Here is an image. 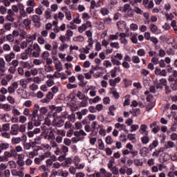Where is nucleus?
I'll use <instances>...</instances> for the list:
<instances>
[{"label": "nucleus", "mask_w": 177, "mask_h": 177, "mask_svg": "<svg viewBox=\"0 0 177 177\" xmlns=\"http://www.w3.org/2000/svg\"><path fill=\"white\" fill-rule=\"evenodd\" d=\"M116 26L120 31H124V28H125V21H118L116 24Z\"/></svg>", "instance_id": "obj_14"}, {"label": "nucleus", "mask_w": 177, "mask_h": 177, "mask_svg": "<svg viewBox=\"0 0 177 177\" xmlns=\"http://www.w3.org/2000/svg\"><path fill=\"white\" fill-rule=\"evenodd\" d=\"M59 118H68V112L67 111H64V112H62L61 113V115L60 116H58Z\"/></svg>", "instance_id": "obj_63"}, {"label": "nucleus", "mask_w": 177, "mask_h": 177, "mask_svg": "<svg viewBox=\"0 0 177 177\" xmlns=\"http://www.w3.org/2000/svg\"><path fill=\"white\" fill-rule=\"evenodd\" d=\"M12 113L13 114V115H15V117H19L21 115V112H20L17 109H13L12 111Z\"/></svg>", "instance_id": "obj_39"}, {"label": "nucleus", "mask_w": 177, "mask_h": 177, "mask_svg": "<svg viewBox=\"0 0 177 177\" xmlns=\"http://www.w3.org/2000/svg\"><path fill=\"white\" fill-rule=\"evenodd\" d=\"M69 172L71 174V175H75L77 174V167H71L69 168Z\"/></svg>", "instance_id": "obj_57"}, {"label": "nucleus", "mask_w": 177, "mask_h": 177, "mask_svg": "<svg viewBox=\"0 0 177 177\" xmlns=\"http://www.w3.org/2000/svg\"><path fill=\"white\" fill-rule=\"evenodd\" d=\"M23 114H24V115H26V117H30V115H31V111H30V109L25 108L24 109Z\"/></svg>", "instance_id": "obj_48"}, {"label": "nucleus", "mask_w": 177, "mask_h": 177, "mask_svg": "<svg viewBox=\"0 0 177 177\" xmlns=\"http://www.w3.org/2000/svg\"><path fill=\"white\" fill-rule=\"evenodd\" d=\"M10 133L12 135V136L19 135V124H12L10 128Z\"/></svg>", "instance_id": "obj_5"}, {"label": "nucleus", "mask_w": 177, "mask_h": 177, "mask_svg": "<svg viewBox=\"0 0 177 177\" xmlns=\"http://www.w3.org/2000/svg\"><path fill=\"white\" fill-rule=\"evenodd\" d=\"M8 165L11 169H15V168H17V164H16V162H15V160L8 161Z\"/></svg>", "instance_id": "obj_31"}, {"label": "nucleus", "mask_w": 177, "mask_h": 177, "mask_svg": "<svg viewBox=\"0 0 177 177\" xmlns=\"http://www.w3.org/2000/svg\"><path fill=\"white\" fill-rule=\"evenodd\" d=\"M64 143L66 146H71V140L70 138H64Z\"/></svg>", "instance_id": "obj_64"}, {"label": "nucleus", "mask_w": 177, "mask_h": 177, "mask_svg": "<svg viewBox=\"0 0 177 177\" xmlns=\"http://www.w3.org/2000/svg\"><path fill=\"white\" fill-rule=\"evenodd\" d=\"M19 15L20 16L19 17V19H21L22 17H27V16H28L27 15V12H26V10H20L19 11Z\"/></svg>", "instance_id": "obj_56"}, {"label": "nucleus", "mask_w": 177, "mask_h": 177, "mask_svg": "<svg viewBox=\"0 0 177 177\" xmlns=\"http://www.w3.org/2000/svg\"><path fill=\"white\" fill-rule=\"evenodd\" d=\"M32 21H33V23H35V26L37 27V28H39V27H41V17L35 15L32 16Z\"/></svg>", "instance_id": "obj_3"}, {"label": "nucleus", "mask_w": 177, "mask_h": 177, "mask_svg": "<svg viewBox=\"0 0 177 177\" xmlns=\"http://www.w3.org/2000/svg\"><path fill=\"white\" fill-rule=\"evenodd\" d=\"M139 132L141 135H149V131H147V126L146 124H141Z\"/></svg>", "instance_id": "obj_10"}, {"label": "nucleus", "mask_w": 177, "mask_h": 177, "mask_svg": "<svg viewBox=\"0 0 177 177\" xmlns=\"http://www.w3.org/2000/svg\"><path fill=\"white\" fill-rule=\"evenodd\" d=\"M4 157V160H6V161H8L9 158H12V154L10 153V151H5L4 152V156H3Z\"/></svg>", "instance_id": "obj_36"}, {"label": "nucleus", "mask_w": 177, "mask_h": 177, "mask_svg": "<svg viewBox=\"0 0 177 177\" xmlns=\"http://www.w3.org/2000/svg\"><path fill=\"white\" fill-rule=\"evenodd\" d=\"M134 164L136 165V167H142L143 165V161H142L140 159H135Z\"/></svg>", "instance_id": "obj_46"}, {"label": "nucleus", "mask_w": 177, "mask_h": 177, "mask_svg": "<svg viewBox=\"0 0 177 177\" xmlns=\"http://www.w3.org/2000/svg\"><path fill=\"white\" fill-rule=\"evenodd\" d=\"M0 39L2 41V39H3V41H5V39L6 41H9V42H13V41H15V37L12 36V35H7L6 37H1Z\"/></svg>", "instance_id": "obj_18"}, {"label": "nucleus", "mask_w": 177, "mask_h": 177, "mask_svg": "<svg viewBox=\"0 0 177 177\" xmlns=\"http://www.w3.org/2000/svg\"><path fill=\"white\" fill-rule=\"evenodd\" d=\"M2 129L3 131H6V132L9 131V129H10V124L9 123L3 124L2 125Z\"/></svg>", "instance_id": "obj_49"}, {"label": "nucleus", "mask_w": 177, "mask_h": 177, "mask_svg": "<svg viewBox=\"0 0 177 177\" xmlns=\"http://www.w3.org/2000/svg\"><path fill=\"white\" fill-rule=\"evenodd\" d=\"M57 135H59V136H66V131L63 129H57Z\"/></svg>", "instance_id": "obj_58"}, {"label": "nucleus", "mask_w": 177, "mask_h": 177, "mask_svg": "<svg viewBox=\"0 0 177 177\" xmlns=\"http://www.w3.org/2000/svg\"><path fill=\"white\" fill-rule=\"evenodd\" d=\"M53 117L54 118L52 122L53 127H55V128H62V127L64 125V120L56 115V113H53Z\"/></svg>", "instance_id": "obj_1"}, {"label": "nucleus", "mask_w": 177, "mask_h": 177, "mask_svg": "<svg viewBox=\"0 0 177 177\" xmlns=\"http://www.w3.org/2000/svg\"><path fill=\"white\" fill-rule=\"evenodd\" d=\"M142 5L146 9H153L154 8V2L153 0H142Z\"/></svg>", "instance_id": "obj_2"}, {"label": "nucleus", "mask_w": 177, "mask_h": 177, "mask_svg": "<svg viewBox=\"0 0 177 177\" xmlns=\"http://www.w3.org/2000/svg\"><path fill=\"white\" fill-rule=\"evenodd\" d=\"M23 169H24V168L22 167L21 170L17 171V176L24 177V171H23Z\"/></svg>", "instance_id": "obj_62"}, {"label": "nucleus", "mask_w": 177, "mask_h": 177, "mask_svg": "<svg viewBox=\"0 0 177 177\" xmlns=\"http://www.w3.org/2000/svg\"><path fill=\"white\" fill-rule=\"evenodd\" d=\"M120 42L121 44H124V45H127L128 44V40L125 38V35L124 33H120Z\"/></svg>", "instance_id": "obj_23"}, {"label": "nucleus", "mask_w": 177, "mask_h": 177, "mask_svg": "<svg viewBox=\"0 0 177 177\" xmlns=\"http://www.w3.org/2000/svg\"><path fill=\"white\" fill-rule=\"evenodd\" d=\"M67 153H68V147L62 145L61 147V154L64 156H67Z\"/></svg>", "instance_id": "obj_28"}, {"label": "nucleus", "mask_w": 177, "mask_h": 177, "mask_svg": "<svg viewBox=\"0 0 177 177\" xmlns=\"http://www.w3.org/2000/svg\"><path fill=\"white\" fill-rule=\"evenodd\" d=\"M120 81H121V78L120 77H118L115 79H110L109 80V82L111 86H115L117 84L120 83Z\"/></svg>", "instance_id": "obj_11"}, {"label": "nucleus", "mask_w": 177, "mask_h": 177, "mask_svg": "<svg viewBox=\"0 0 177 177\" xmlns=\"http://www.w3.org/2000/svg\"><path fill=\"white\" fill-rule=\"evenodd\" d=\"M10 153L11 154V156L14 158H16V157H17V151H16V149H12L10 151Z\"/></svg>", "instance_id": "obj_55"}, {"label": "nucleus", "mask_w": 177, "mask_h": 177, "mask_svg": "<svg viewBox=\"0 0 177 177\" xmlns=\"http://www.w3.org/2000/svg\"><path fill=\"white\" fill-rule=\"evenodd\" d=\"M53 67H52V66L50 65L44 66V71H46V73H52L53 72Z\"/></svg>", "instance_id": "obj_37"}, {"label": "nucleus", "mask_w": 177, "mask_h": 177, "mask_svg": "<svg viewBox=\"0 0 177 177\" xmlns=\"http://www.w3.org/2000/svg\"><path fill=\"white\" fill-rule=\"evenodd\" d=\"M128 10H131V5L126 3L124 5L122 12H128Z\"/></svg>", "instance_id": "obj_60"}, {"label": "nucleus", "mask_w": 177, "mask_h": 177, "mask_svg": "<svg viewBox=\"0 0 177 177\" xmlns=\"http://www.w3.org/2000/svg\"><path fill=\"white\" fill-rule=\"evenodd\" d=\"M34 65H31V63L28 62H22V67L24 68H28V70H30V68H32V66Z\"/></svg>", "instance_id": "obj_24"}, {"label": "nucleus", "mask_w": 177, "mask_h": 177, "mask_svg": "<svg viewBox=\"0 0 177 177\" xmlns=\"http://www.w3.org/2000/svg\"><path fill=\"white\" fill-rule=\"evenodd\" d=\"M26 38V44H28L29 45H32V41H35V39H37V35H28Z\"/></svg>", "instance_id": "obj_9"}, {"label": "nucleus", "mask_w": 177, "mask_h": 177, "mask_svg": "<svg viewBox=\"0 0 177 177\" xmlns=\"http://www.w3.org/2000/svg\"><path fill=\"white\" fill-rule=\"evenodd\" d=\"M105 141H106V145H113V140L111 136H108L106 137Z\"/></svg>", "instance_id": "obj_40"}, {"label": "nucleus", "mask_w": 177, "mask_h": 177, "mask_svg": "<svg viewBox=\"0 0 177 177\" xmlns=\"http://www.w3.org/2000/svg\"><path fill=\"white\" fill-rule=\"evenodd\" d=\"M100 173L101 175H104V176H105V177H111V176H113V174L107 172V171H106V169H104L103 168L100 169Z\"/></svg>", "instance_id": "obj_20"}, {"label": "nucleus", "mask_w": 177, "mask_h": 177, "mask_svg": "<svg viewBox=\"0 0 177 177\" xmlns=\"http://www.w3.org/2000/svg\"><path fill=\"white\" fill-rule=\"evenodd\" d=\"M142 145H147L150 142V138L147 135H145L141 138Z\"/></svg>", "instance_id": "obj_26"}, {"label": "nucleus", "mask_w": 177, "mask_h": 177, "mask_svg": "<svg viewBox=\"0 0 177 177\" xmlns=\"http://www.w3.org/2000/svg\"><path fill=\"white\" fill-rule=\"evenodd\" d=\"M86 35L88 38V45H93V39H92V32H91V30L86 31Z\"/></svg>", "instance_id": "obj_13"}, {"label": "nucleus", "mask_w": 177, "mask_h": 177, "mask_svg": "<svg viewBox=\"0 0 177 177\" xmlns=\"http://www.w3.org/2000/svg\"><path fill=\"white\" fill-rule=\"evenodd\" d=\"M33 122V125L35 127H39L41 125V120L38 118L37 119H35L34 120H32Z\"/></svg>", "instance_id": "obj_53"}, {"label": "nucleus", "mask_w": 177, "mask_h": 177, "mask_svg": "<svg viewBox=\"0 0 177 177\" xmlns=\"http://www.w3.org/2000/svg\"><path fill=\"white\" fill-rule=\"evenodd\" d=\"M71 127H73V124H71V122L66 121L64 123V129H71Z\"/></svg>", "instance_id": "obj_52"}, {"label": "nucleus", "mask_w": 177, "mask_h": 177, "mask_svg": "<svg viewBox=\"0 0 177 177\" xmlns=\"http://www.w3.org/2000/svg\"><path fill=\"white\" fill-rule=\"evenodd\" d=\"M118 35H120V33L118 32H117L115 35H111L109 41H106V39L102 41V45H109V44H110V41L118 39Z\"/></svg>", "instance_id": "obj_6"}, {"label": "nucleus", "mask_w": 177, "mask_h": 177, "mask_svg": "<svg viewBox=\"0 0 177 177\" xmlns=\"http://www.w3.org/2000/svg\"><path fill=\"white\" fill-rule=\"evenodd\" d=\"M33 82L34 84H41V82H42V79H41V77L37 76V77H33Z\"/></svg>", "instance_id": "obj_51"}, {"label": "nucleus", "mask_w": 177, "mask_h": 177, "mask_svg": "<svg viewBox=\"0 0 177 177\" xmlns=\"http://www.w3.org/2000/svg\"><path fill=\"white\" fill-rule=\"evenodd\" d=\"M15 57H16V56L13 53H10L5 56V59L7 62H12V59H15Z\"/></svg>", "instance_id": "obj_22"}, {"label": "nucleus", "mask_w": 177, "mask_h": 177, "mask_svg": "<svg viewBox=\"0 0 177 177\" xmlns=\"http://www.w3.org/2000/svg\"><path fill=\"white\" fill-rule=\"evenodd\" d=\"M55 68L57 71L60 72L62 70H63V66L62 65V62L58 61L57 62L55 63Z\"/></svg>", "instance_id": "obj_32"}, {"label": "nucleus", "mask_w": 177, "mask_h": 177, "mask_svg": "<svg viewBox=\"0 0 177 177\" xmlns=\"http://www.w3.org/2000/svg\"><path fill=\"white\" fill-rule=\"evenodd\" d=\"M149 28L152 32H157L158 28L156 24H151L149 26Z\"/></svg>", "instance_id": "obj_43"}, {"label": "nucleus", "mask_w": 177, "mask_h": 177, "mask_svg": "<svg viewBox=\"0 0 177 177\" xmlns=\"http://www.w3.org/2000/svg\"><path fill=\"white\" fill-rule=\"evenodd\" d=\"M115 128H117V129H119V131H123V129H125L127 128V126L124 124H120V123H116L115 124Z\"/></svg>", "instance_id": "obj_30"}, {"label": "nucleus", "mask_w": 177, "mask_h": 177, "mask_svg": "<svg viewBox=\"0 0 177 177\" xmlns=\"http://www.w3.org/2000/svg\"><path fill=\"white\" fill-rule=\"evenodd\" d=\"M6 62L3 58H0V71L1 73H5L7 70L6 68Z\"/></svg>", "instance_id": "obj_8"}, {"label": "nucleus", "mask_w": 177, "mask_h": 177, "mask_svg": "<svg viewBox=\"0 0 177 177\" xmlns=\"http://www.w3.org/2000/svg\"><path fill=\"white\" fill-rule=\"evenodd\" d=\"M3 110L5 111H10L12 110V107L9 104H3Z\"/></svg>", "instance_id": "obj_44"}, {"label": "nucleus", "mask_w": 177, "mask_h": 177, "mask_svg": "<svg viewBox=\"0 0 177 177\" xmlns=\"http://www.w3.org/2000/svg\"><path fill=\"white\" fill-rule=\"evenodd\" d=\"M165 17H166V20H172L173 19H174L175 16H174V14L170 13H166L165 14Z\"/></svg>", "instance_id": "obj_61"}, {"label": "nucleus", "mask_w": 177, "mask_h": 177, "mask_svg": "<svg viewBox=\"0 0 177 177\" xmlns=\"http://www.w3.org/2000/svg\"><path fill=\"white\" fill-rule=\"evenodd\" d=\"M131 114H133V117H138L140 114V109H133V111H130Z\"/></svg>", "instance_id": "obj_41"}, {"label": "nucleus", "mask_w": 177, "mask_h": 177, "mask_svg": "<svg viewBox=\"0 0 177 177\" xmlns=\"http://www.w3.org/2000/svg\"><path fill=\"white\" fill-rule=\"evenodd\" d=\"M175 147V143L172 141H168L165 145V149H172Z\"/></svg>", "instance_id": "obj_27"}, {"label": "nucleus", "mask_w": 177, "mask_h": 177, "mask_svg": "<svg viewBox=\"0 0 177 177\" xmlns=\"http://www.w3.org/2000/svg\"><path fill=\"white\" fill-rule=\"evenodd\" d=\"M67 119L69 122H75V114L71 113L68 115Z\"/></svg>", "instance_id": "obj_33"}, {"label": "nucleus", "mask_w": 177, "mask_h": 177, "mask_svg": "<svg viewBox=\"0 0 177 177\" xmlns=\"http://www.w3.org/2000/svg\"><path fill=\"white\" fill-rule=\"evenodd\" d=\"M96 142H97V138H96V137H89V142L91 146H95Z\"/></svg>", "instance_id": "obj_42"}, {"label": "nucleus", "mask_w": 177, "mask_h": 177, "mask_svg": "<svg viewBox=\"0 0 177 177\" xmlns=\"http://www.w3.org/2000/svg\"><path fill=\"white\" fill-rule=\"evenodd\" d=\"M133 10L137 13V15H143V10H142L139 7H135Z\"/></svg>", "instance_id": "obj_54"}, {"label": "nucleus", "mask_w": 177, "mask_h": 177, "mask_svg": "<svg viewBox=\"0 0 177 177\" xmlns=\"http://www.w3.org/2000/svg\"><path fill=\"white\" fill-rule=\"evenodd\" d=\"M36 156H38V149H33L28 152V157H29V158H34Z\"/></svg>", "instance_id": "obj_16"}, {"label": "nucleus", "mask_w": 177, "mask_h": 177, "mask_svg": "<svg viewBox=\"0 0 177 177\" xmlns=\"http://www.w3.org/2000/svg\"><path fill=\"white\" fill-rule=\"evenodd\" d=\"M100 13L102 16H107L110 13V10L107 8H102L100 9Z\"/></svg>", "instance_id": "obj_29"}, {"label": "nucleus", "mask_w": 177, "mask_h": 177, "mask_svg": "<svg viewBox=\"0 0 177 177\" xmlns=\"http://www.w3.org/2000/svg\"><path fill=\"white\" fill-rule=\"evenodd\" d=\"M9 147V143H1L0 144V149L1 150H8V148Z\"/></svg>", "instance_id": "obj_45"}, {"label": "nucleus", "mask_w": 177, "mask_h": 177, "mask_svg": "<svg viewBox=\"0 0 177 177\" xmlns=\"http://www.w3.org/2000/svg\"><path fill=\"white\" fill-rule=\"evenodd\" d=\"M97 143H98V149L100 150H104L105 149L104 142H103V140L102 138H99L97 140Z\"/></svg>", "instance_id": "obj_19"}, {"label": "nucleus", "mask_w": 177, "mask_h": 177, "mask_svg": "<svg viewBox=\"0 0 177 177\" xmlns=\"http://www.w3.org/2000/svg\"><path fill=\"white\" fill-rule=\"evenodd\" d=\"M19 88V83L17 82H14L12 83L11 86H8V92L10 94L15 93L16 92V89Z\"/></svg>", "instance_id": "obj_4"}, {"label": "nucleus", "mask_w": 177, "mask_h": 177, "mask_svg": "<svg viewBox=\"0 0 177 177\" xmlns=\"http://www.w3.org/2000/svg\"><path fill=\"white\" fill-rule=\"evenodd\" d=\"M42 138L41 136H37L35 138L34 142H32V145H41V140Z\"/></svg>", "instance_id": "obj_38"}, {"label": "nucleus", "mask_w": 177, "mask_h": 177, "mask_svg": "<svg viewBox=\"0 0 177 177\" xmlns=\"http://www.w3.org/2000/svg\"><path fill=\"white\" fill-rule=\"evenodd\" d=\"M29 89L32 91V92H35V91H38V89H39V86H38L36 83H32L29 85Z\"/></svg>", "instance_id": "obj_25"}, {"label": "nucleus", "mask_w": 177, "mask_h": 177, "mask_svg": "<svg viewBox=\"0 0 177 177\" xmlns=\"http://www.w3.org/2000/svg\"><path fill=\"white\" fill-rule=\"evenodd\" d=\"M39 52H41V48H39V46L35 45V48L32 52L33 57H39Z\"/></svg>", "instance_id": "obj_12"}, {"label": "nucleus", "mask_w": 177, "mask_h": 177, "mask_svg": "<svg viewBox=\"0 0 177 177\" xmlns=\"http://www.w3.org/2000/svg\"><path fill=\"white\" fill-rule=\"evenodd\" d=\"M82 27H83V29H84V31H85V30H86V28H88V27L89 28H91L92 27V23L91 21H88L85 24H83L82 25Z\"/></svg>", "instance_id": "obj_35"}, {"label": "nucleus", "mask_w": 177, "mask_h": 177, "mask_svg": "<svg viewBox=\"0 0 177 177\" xmlns=\"http://www.w3.org/2000/svg\"><path fill=\"white\" fill-rule=\"evenodd\" d=\"M39 110L41 115H45L48 113V107L46 106L41 107Z\"/></svg>", "instance_id": "obj_34"}, {"label": "nucleus", "mask_w": 177, "mask_h": 177, "mask_svg": "<svg viewBox=\"0 0 177 177\" xmlns=\"http://www.w3.org/2000/svg\"><path fill=\"white\" fill-rule=\"evenodd\" d=\"M73 162L75 165L80 164V162H81V158H80V156H75L73 159Z\"/></svg>", "instance_id": "obj_59"}, {"label": "nucleus", "mask_w": 177, "mask_h": 177, "mask_svg": "<svg viewBox=\"0 0 177 177\" xmlns=\"http://www.w3.org/2000/svg\"><path fill=\"white\" fill-rule=\"evenodd\" d=\"M11 142L13 145H20L21 138L20 137H13Z\"/></svg>", "instance_id": "obj_21"}, {"label": "nucleus", "mask_w": 177, "mask_h": 177, "mask_svg": "<svg viewBox=\"0 0 177 177\" xmlns=\"http://www.w3.org/2000/svg\"><path fill=\"white\" fill-rule=\"evenodd\" d=\"M155 75H160V77H167V71L161 69L158 67H156L155 69Z\"/></svg>", "instance_id": "obj_7"}, {"label": "nucleus", "mask_w": 177, "mask_h": 177, "mask_svg": "<svg viewBox=\"0 0 177 177\" xmlns=\"http://www.w3.org/2000/svg\"><path fill=\"white\" fill-rule=\"evenodd\" d=\"M34 49H35V45H30L28 47L25 52L27 55H32Z\"/></svg>", "instance_id": "obj_17"}, {"label": "nucleus", "mask_w": 177, "mask_h": 177, "mask_svg": "<svg viewBox=\"0 0 177 177\" xmlns=\"http://www.w3.org/2000/svg\"><path fill=\"white\" fill-rule=\"evenodd\" d=\"M117 70H118V67H115L111 71V77L112 78H115L117 74Z\"/></svg>", "instance_id": "obj_47"}, {"label": "nucleus", "mask_w": 177, "mask_h": 177, "mask_svg": "<svg viewBox=\"0 0 177 177\" xmlns=\"http://www.w3.org/2000/svg\"><path fill=\"white\" fill-rule=\"evenodd\" d=\"M117 110V108H115V106L112 105L109 108V112L108 114L109 115H111L112 117H114V115H115V113H114V111Z\"/></svg>", "instance_id": "obj_15"}, {"label": "nucleus", "mask_w": 177, "mask_h": 177, "mask_svg": "<svg viewBox=\"0 0 177 177\" xmlns=\"http://www.w3.org/2000/svg\"><path fill=\"white\" fill-rule=\"evenodd\" d=\"M19 122L21 124H24L25 122H27V117H26L25 115H20Z\"/></svg>", "instance_id": "obj_50"}]
</instances>
